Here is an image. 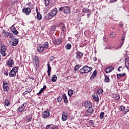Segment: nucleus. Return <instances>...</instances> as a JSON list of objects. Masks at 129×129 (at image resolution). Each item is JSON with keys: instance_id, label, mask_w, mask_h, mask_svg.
<instances>
[{"instance_id": "f257e3e1", "label": "nucleus", "mask_w": 129, "mask_h": 129, "mask_svg": "<svg viewBox=\"0 0 129 129\" xmlns=\"http://www.w3.org/2000/svg\"><path fill=\"white\" fill-rule=\"evenodd\" d=\"M92 71V67H89L87 66H84L82 69L80 70V73L82 74L84 73H89Z\"/></svg>"}, {"instance_id": "f03ea898", "label": "nucleus", "mask_w": 129, "mask_h": 129, "mask_svg": "<svg viewBox=\"0 0 129 129\" xmlns=\"http://www.w3.org/2000/svg\"><path fill=\"white\" fill-rule=\"evenodd\" d=\"M19 68H18V67L13 68L9 73L10 77H16V74H17Z\"/></svg>"}, {"instance_id": "7ed1b4c3", "label": "nucleus", "mask_w": 129, "mask_h": 129, "mask_svg": "<svg viewBox=\"0 0 129 129\" xmlns=\"http://www.w3.org/2000/svg\"><path fill=\"white\" fill-rule=\"evenodd\" d=\"M40 60H39V57L37 55H34L32 58V62L34 65L35 67H37L39 66V62Z\"/></svg>"}, {"instance_id": "20e7f679", "label": "nucleus", "mask_w": 129, "mask_h": 129, "mask_svg": "<svg viewBox=\"0 0 129 129\" xmlns=\"http://www.w3.org/2000/svg\"><path fill=\"white\" fill-rule=\"evenodd\" d=\"M59 12H63L64 14L67 15V14H69V12H70V8L68 7L64 6L63 7H60L59 9Z\"/></svg>"}, {"instance_id": "39448f33", "label": "nucleus", "mask_w": 129, "mask_h": 129, "mask_svg": "<svg viewBox=\"0 0 129 129\" xmlns=\"http://www.w3.org/2000/svg\"><path fill=\"white\" fill-rule=\"evenodd\" d=\"M7 47L5 45L1 46V54L3 55L4 57L7 56V53H6V51H7Z\"/></svg>"}, {"instance_id": "423d86ee", "label": "nucleus", "mask_w": 129, "mask_h": 129, "mask_svg": "<svg viewBox=\"0 0 129 129\" xmlns=\"http://www.w3.org/2000/svg\"><path fill=\"white\" fill-rule=\"evenodd\" d=\"M22 13L26 15V16H29L31 14V8H25L23 9Z\"/></svg>"}, {"instance_id": "0eeeda50", "label": "nucleus", "mask_w": 129, "mask_h": 129, "mask_svg": "<svg viewBox=\"0 0 129 129\" xmlns=\"http://www.w3.org/2000/svg\"><path fill=\"white\" fill-rule=\"evenodd\" d=\"M19 44V39L18 38L13 39L12 41L10 42L11 46H17Z\"/></svg>"}, {"instance_id": "6e6552de", "label": "nucleus", "mask_w": 129, "mask_h": 129, "mask_svg": "<svg viewBox=\"0 0 129 129\" xmlns=\"http://www.w3.org/2000/svg\"><path fill=\"white\" fill-rule=\"evenodd\" d=\"M7 64V66H8V67H14L13 65H14V64H15V61H14V59H13V58H10L8 60Z\"/></svg>"}, {"instance_id": "1a4fd4ad", "label": "nucleus", "mask_w": 129, "mask_h": 129, "mask_svg": "<svg viewBox=\"0 0 129 129\" xmlns=\"http://www.w3.org/2000/svg\"><path fill=\"white\" fill-rule=\"evenodd\" d=\"M3 89L4 91H8V90H9V89L10 88L8 82L6 81H3Z\"/></svg>"}, {"instance_id": "9d476101", "label": "nucleus", "mask_w": 129, "mask_h": 129, "mask_svg": "<svg viewBox=\"0 0 129 129\" xmlns=\"http://www.w3.org/2000/svg\"><path fill=\"white\" fill-rule=\"evenodd\" d=\"M83 105L85 107L87 108L92 107V104L90 101H85L83 103Z\"/></svg>"}, {"instance_id": "9b49d317", "label": "nucleus", "mask_w": 129, "mask_h": 129, "mask_svg": "<svg viewBox=\"0 0 129 129\" xmlns=\"http://www.w3.org/2000/svg\"><path fill=\"white\" fill-rule=\"evenodd\" d=\"M26 105L27 103H23L22 105L19 107V108L17 109V111L19 112H22V111H23V110L25 109V108L26 107Z\"/></svg>"}, {"instance_id": "f8f14e48", "label": "nucleus", "mask_w": 129, "mask_h": 129, "mask_svg": "<svg viewBox=\"0 0 129 129\" xmlns=\"http://www.w3.org/2000/svg\"><path fill=\"white\" fill-rule=\"evenodd\" d=\"M61 27H62V33H65V32H66V31H67V29H68V25L65 24L64 23H62L61 24Z\"/></svg>"}, {"instance_id": "ddd939ff", "label": "nucleus", "mask_w": 129, "mask_h": 129, "mask_svg": "<svg viewBox=\"0 0 129 129\" xmlns=\"http://www.w3.org/2000/svg\"><path fill=\"white\" fill-rule=\"evenodd\" d=\"M50 116V111H44L42 112V117L45 118L46 117H49Z\"/></svg>"}, {"instance_id": "4468645a", "label": "nucleus", "mask_w": 129, "mask_h": 129, "mask_svg": "<svg viewBox=\"0 0 129 129\" xmlns=\"http://www.w3.org/2000/svg\"><path fill=\"white\" fill-rule=\"evenodd\" d=\"M83 53L81 52V51H77L76 52V58L77 59H81L82 57H83Z\"/></svg>"}, {"instance_id": "2eb2a0df", "label": "nucleus", "mask_w": 129, "mask_h": 129, "mask_svg": "<svg viewBox=\"0 0 129 129\" xmlns=\"http://www.w3.org/2000/svg\"><path fill=\"white\" fill-rule=\"evenodd\" d=\"M67 118H68V116H67V113L63 112L61 117L62 120L63 121H66V120H67Z\"/></svg>"}, {"instance_id": "dca6fc26", "label": "nucleus", "mask_w": 129, "mask_h": 129, "mask_svg": "<svg viewBox=\"0 0 129 129\" xmlns=\"http://www.w3.org/2000/svg\"><path fill=\"white\" fill-rule=\"evenodd\" d=\"M125 38V34H123L121 38V40H122L121 43L120 44V45L118 47H117L116 49H119L121 48V46L123 45V43H124L123 41H124Z\"/></svg>"}, {"instance_id": "f3484780", "label": "nucleus", "mask_w": 129, "mask_h": 129, "mask_svg": "<svg viewBox=\"0 0 129 129\" xmlns=\"http://www.w3.org/2000/svg\"><path fill=\"white\" fill-rule=\"evenodd\" d=\"M114 70V67H109L108 68H106L105 70L106 73H110L113 70Z\"/></svg>"}, {"instance_id": "a211bd4d", "label": "nucleus", "mask_w": 129, "mask_h": 129, "mask_svg": "<svg viewBox=\"0 0 129 129\" xmlns=\"http://www.w3.org/2000/svg\"><path fill=\"white\" fill-rule=\"evenodd\" d=\"M37 50L39 52V53H41V52L44 51V50H45V48L44 47V46L42 45H39V46L37 47Z\"/></svg>"}, {"instance_id": "6ab92c4d", "label": "nucleus", "mask_w": 129, "mask_h": 129, "mask_svg": "<svg viewBox=\"0 0 129 129\" xmlns=\"http://www.w3.org/2000/svg\"><path fill=\"white\" fill-rule=\"evenodd\" d=\"M58 11V9L57 8L53 9L52 11L49 13L51 14L52 17H54L56 14H57V12Z\"/></svg>"}, {"instance_id": "aec40b11", "label": "nucleus", "mask_w": 129, "mask_h": 129, "mask_svg": "<svg viewBox=\"0 0 129 129\" xmlns=\"http://www.w3.org/2000/svg\"><path fill=\"white\" fill-rule=\"evenodd\" d=\"M36 10L37 13V18L38 20L40 21V20H42V15H41V14H40V13H39V11H38V8H36Z\"/></svg>"}, {"instance_id": "412c9836", "label": "nucleus", "mask_w": 129, "mask_h": 129, "mask_svg": "<svg viewBox=\"0 0 129 129\" xmlns=\"http://www.w3.org/2000/svg\"><path fill=\"white\" fill-rule=\"evenodd\" d=\"M97 75V71H94L93 74H92V76L90 78V79H91V80H93V79H95V77H96Z\"/></svg>"}, {"instance_id": "4be33fe9", "label": "nucleus", "mask_w": 129, "mask_h": 129, "mask_svg": "<svg viewBox=\"0 0 129 129\" xmlns=\"http://www.w3.org/2000/svg\"><path fill=\"white\" fill-rule=\"evenodd\" d=\"M10 30L12 31L14 35H18V30L14 26H12L10 28Z\"/></svg>"}, {"instance_id": "5701e85b", "label": "nucleus", "mask_w": 129, "mask_h": 129, "mask_svg": "<svg viewBox=\"0 0 129 129\" xmlns=\"http://www.w3.org/2000/svg\"><path fill=\"white\" fill-rule=\"evenodd\" d=\"M61 39L60 38H57L53 40V44L59 45V44H61Z\"/></svg>"}, {"instance_id": "b1692460", "label": "nucleus", "mask_w": 129, "mask_h": 129, "mask_svg": "<svg viewBox=\"0 0 129 129\" xmlns=\"http://www.w3.org/2000/svg\"><path fill=\"white\" fill-rule=\"evenodd\" d=\"M44 18L46 20H51V19H52L53 17H52V15H51L49 13L48 14H46Z\"/></svg>"}, {"instance_id": "393cba45", "label": "nucleus", "mask_w": 129, "mask_h": 129, "mask_svg": "<svg viewBox=\"0 0 129 129\" xmlns=\"http://www.w3.org/2000/svg\"><path fill=\"white\" fill-rule=\"evenodd\" d=\"M93 98L96 102L99 101V98H98V95L97 94H94L93 96Z\"/></svg>"}, {"instance_id": "a878e982", "label": "nucleus", "mask_w": 129, "mask_h": 129, "mask_svg": "<svg viewBox=\"0 0 129 129\" xmlns=\"http://www.w3.org/2000/svg\"><path fill=\"white\" fill-rule=\"evenodd\" d=\"M47 86L46 85H44L43 88H41L39 92L37 93V95H40V94H42L43 91L46 89Z\"/></svg>"}, {"instance_id": "bb28decb", "label": "nucleus", "mask_w": 129, "mask_h": 129, "mask_svg": "<svg viewBox=\"0 0 129 129\" xmlns=\"http://www.w3.org/2000/svg\"><path fill=\"white\" fill-rule=\"evenodd\" d=\"M126 74L125 73H123L122 74H117V78L118 79H119L120 78H121V77H123V76H125Z\"/></svg>"}, {"instance_id": "cd10ccee", "label": "nucleus", "mask_w": 129, "mask_h": 129, "mask_svg": "<svg viewBox=\"0 0 129 129\" xmlns=\"http://www.w3.org/2000/svg\"><path fill=\"white\" fill-rule=\"evenodd\" d=\"M62 99L64 100V103H67L68 102V99H67V96L66 94H62Z\"/></svg>"}, {"instance_id": "c85d7f7f", "label": "nucleus", "mask_w": 129, "mask_h": 129, "mask_svg": "<svg viewBox=\"0 0 129 129\" xmlns=\"http://www.w3.org/2000/svg\"><path fill=\"white\" fill-rule=\"evenodd\" d=\"M125 66L127 69H129V59H125Z\"/></svg>"}, {"instance_id": "c756f323", "label": "nucleus", "mask_w": 129, "mask_h": 129, "mask_svg": "<svg viewBox=\"0 0 129 129\" xmlns=\"http://www.w3.org/2000/svg\"><path fill=\"white\" fill-rule=\"evenodd\" d=\"M73 90L70 89L68 90V94L70 97H71L73 95Z\"/></svg>"}, {"instance_id": "7c9ffc66", "label": "nucleus", "mask_w": 129, "mask_h": 129, "mask_svg": "<svg viewBox=\"0 0 129 129\" xmlns=\"http://www.w3.org/2000/svg\"><path fill=\"white\" fill-rule=\"evenodd\" d=\"M89 108L87 110V113H90V114H91V113L93 112V108H92L91 107Z\"/></svg>"}, {"instance_id": "2f4dec72", "label": "nucleus", "mask_w": 129, "mask_h": 129, "mask_svg": "<svg viewBox=\"0 0 129 129\" xmlns=\"http://www.w3.org/2000/svg\"><path fill=\"white\" fill-rule=\"evenodd\" d=\"M110 80L109 79V77L108 76L105 75V79H104V82L106 83H107L108 82H110Z\"/></svg>"}, {"instance_id": "473e14b6", "label": "nucleus", "mask_w": 129, "mask_h": 129, "mask_svg": "<svg viewBox=\"0 0 129 129\" xmlns=\"http://www.w3.org/2000/svg\"><path fill=\"white\" fill-rule=\"evenodd\" d=\"M57 80V76L55 75H53V76L51 78V81L52 82H56Z\"/></svg>"}, {"instance_id": "72a5a7b5", "label": "nucleus", "mask_w": 129, "mask_h": 129, "mask_svg": "<svg viewBox=\"0 0 129 129\" xmlns=\"http://www.w3.org/2000/svg\"><path fill=\"white\" fill-rule=\"evenodd\" d=\"M113 97L115 99V100H119V99L120 98V97L119 96V95H114Z\"/></svg>"}, {"instance_id": "f704fd0d", "label": "nucleus", "mask_w": 129, "mask_h": 129, "mask_svg": "<svg viewBox=\"0 0 129 129\" xmlns=\"http://www.w3.org/2000/svg\"><path fill=\"white\" fill-rule=\"evenodd\" d=\"M9 37L11 38V39H14V38H15V36L14 35V34L11 32H9L8 34V38Z\"/></svg>"}, {"instance_id": "c9c22d12", "label": "nucleus", "mask_w": 129, "mask_h": 129, "mask_svg": "<svg viewBox=\"0 0 129 129\" xmlns=\"http://www.w3.org/2000/svg\"><path fill=\"white\" fill-rule=\"evenodd\" d=\"M71 47H72V46L70 43H68L67 45H66V48L67 49V50H70V49H71Z\"/></svg>"}, {"instance_id": "e433bc0d", "label": "nucleus", "mask_w": 129, "mask_h": 129, "mask_svg": "<svg viewBox=\"0 0 129 129\" xmlns=\"http://www.w3.org/2000/svg\"><path fill=\"white\" fill-rule=\"evenodd\" d=\"M42 46H43L44 49H47V48H48V47H49V43L46 42Z\"/></svg>"}, {"instance_id": "4c0bfd02", "label": "nucleus", "mask_w": 129, "mask_h": 129, "mask_svg": "<svg viewBox=\"0 0 129 129\" xmlns=\"http://www.w3.org/2000/svg\"><path fill=\"white\" fill-rule=\"evenodd\" d=\"M47 72H51V66H50V63L47 64Z\"/></svg>"}, {"instance_id": "58836bf2", "label": "nucleus", "mask_w": 129, "mask_h": 129, "mask_svg": "<svg viewBox=\"0 0 129 129\" xmlns=\"http://www.w3.org/2000/svg\"><path fill=\"white\" fill-rule=\"evenodd\" d=\"M129 112V107L127 106L126 109H125L124 111L123 112L124 114H126L127 112Z\"/></svg>"}, {"instance_id": "ea45409f", "label": "nucleus", "mask_w": 129, "mask_h": 129, "mask_svg": "<svg viewBox=\"0 0 129 129\" xmlns=\"http://www.w3.org/2000/svg\"><path fill=\"white\" fill-rule=\"evenodd\" d=\"M119 110H120V111H123V110H124V109H125V107L123 106H120L119 107Z\"/></svg>"}, {"instance_id": "a19ab883", "label": "nucleus", "mask_w": 129, "mask_h": 129, "mask_svg": "<svg viewBox=\"0 0 129 129\" xmlns=\"http://www.w3.org/2000/svg\"><path fill=\"white\" fill-rule=\"evenodd\" d=\"M9 32H7V31H4L3 34L5 36V37H7V38H8V36H9Z\"/></svg>"}, {"instance_id": "79ce46f5", "label": "nucleus", "mask_w": 129, "mask_h": 129, "mask_svg": "<svg viewBox=\"0 0 129 129\" xmlns=\"http://www.w3.org/2000/svg\"><path fill=\"white\" fill-rule=\"evenodd\" d=\"M50 2L49 0H44V4L45 5L46 7H47V6H49Z\"/></svg>"}, {"instance_id": "37998d69", "label": "nucleus", "mask_w": 129, "mask_h": 129, "mask_svg": "<svg viewBox=\"0 0 129 129\" xmlns=\"http://www.w3.org/2000/svg\"><path fill=\"white\" fill-rule=\"evenodd\" d=\"M90 12V10L89 9H87L86 8H85L83 10V13H89Z\"/></svg>"}, {"instance_id": "c03bdc74", "label": "nucleus", "mask_w": 129, "mask_h": 129, "mask_svg": "<svg viewBox=\"0 0 129 129\" xmlns=\"http://www.w3.org/2000/svg\"><path fill=\"white\" fill-rule=\"evenodd\" d=\"M80 68V67L79 64H77L75 67V68L74 69V71H77Z\"/></svg>"}, {"instance_id": "a18cd8bd", "label": "nucleus", "mask_w": 129, "mask_h": 129, "mask_svg": "<svg viewBox=\"0 0 129 129\" xmlns=\"http://www.w3.org/2000/svg\"><path fill=\"white\" fill-rule=\"evenodd\" d=\"M115 36V32H112L110 33V37L111 38H114Z\"/></svg>"}, {"instance_id": "49530a36", "label": "nucleus", "mask_w": 129, "mask_h": 129, "mask_svg": "<svg viewBox=\"0 0 129 129\" xmlns=\"http://www.w3.org/2000/svg\"><path fill=\"white\" fill-rule=\"evenodd\" d=\"M5 105H7V106H9V105L10 104V101L9 100H6L5 101Z\"/></svg>"}, {"instance_id": "de8ad7c7", "label": "nucleus", "mask_w": 129, "mask_h": 129, "mask_svg": "<svg viewBox=\"0 0 129 129\" xmlns=\"http://www.w3.org/2000/svg\"><path fill=\"white\" fill-rule=\"evenodd\" d=\"M4 75L8 76L9 75V70L5 71L4 72Z\"/></svg>"}, {"instance_id": "09e8293b", "label": "nucleus", "mask_w": 129, "mask_h": 129, "mask_svg": "<svg viewBox=\"0 0 129 129\" xmlns=\"http://www.w3.org/2000/svg\"><path fill=\"white\" fill-rule=\"evenodd\" d=\"M101 119L103 118L104 117V112H101L100 115Z\"/></svg>"}, {"instance_id": "8fccbe9b", "label": "nucleus", "mask_w": 129, "mask_h": 129, "mask_svg": "<svg viewBox=\"0 0 129 129\" xmlns=\"http://www.w3.org/2000/svg\"><path fill=\"white\" fill-rule=\"evenodd\" d=\"M57 101L58 102H61L62 101V97L59 96L57 99Z\"/></svg>"}, {"instance_id": "3c124183", "label": "nucleus", "mask_w": 129, "mask_h": 129, "mask_svg": "<svg viewBox=\"0 0 129 129\" xmlns=\"http://www.w3.org/2000/svg\"><path fill=\"white\" fill-rule=\"evenodd\" d=\"M103 93V90L102 89H99L98 91V94H102V93Z\"/></svg>"}, {"instance_id": "603ef678", "label": "nucleus", "mask_w": 129, "mask_h": 129, "mask_svg": "<svg viewBox=\"0 0 129 129\" xmlns=\"http://www.w3.org/2000/svg\"><path fill=\"white\" fill-rule=\"evenodd\" d=\"M54 59H55V57H54V56H51L49 58V61H50V62H52V61H53Z\"/></svg>"}, {"instance_id": "864d4df0", "label": "nucleus", "mask_w": 129, "mask_h": 129, "mask_svg": "<svg viewBox=\"0 0 129 129\" xmlns=\"http://www.w3.org/2000/svg\"><path fill=\"white\" fill-rule=\"evenodd\" d=\"M26 91H27L28 93H31V92H32V89L30 88H28L27 89V90H26Z\"/></svg>"}, {"instance_id": "5fc2aeb1", "label": "nucleus", "mask_w": 129, "mask_h": 129, "mask_svg": "<svg viewBox=\"0 0 129 129\" xmlns=\"http://www.w3.org/2000/svg\"><path fill=\"white\" fill-rule=\"evenodd\" d=\"M51 30H52V31H55L56 30V26H52Z\"/></svg>"}, {"instance_id": "6e6d98bb", "label": "nucleus", "mask_w": 129, "mask_h": 129, "mask_svg": "<svg viewBox=\"0 0 129 129\" xmlns=\"http://www.w3.org/2000/svg\"><path fill=\"white\" fill-rule=\"evenodd\" d=\"M31 119H32V117L29 116V117L27 118V121L28 122L31 121Z\"/></svg>"}, {"instance_id": "4d7b16f0", "label": "nucleus", "mask_w": 129, "mask_h": 129, "mask_svg": "<svg viewBox=\"0 0 129 129\" xmlns=\"http://www.w3.org/2000/svg\"><path fill=\"white\" fill-rule=\"evenodd\" d=\"M28 93H29L28 92V91H26L25 92H24V93H23V95H24V96L27 95V94H28Z\"/></svg>"}, {"instance_id": "13d9d810", "label": "nucleus", "mask_w": 129, "mask_h": 129, "mask_svg": "<svg viewBox=\"0 0 129 129\" xmlns=\"http://www.w3.org/2000/svg\"><path fill=\"white\" fill-rule=\"evenodd\" d=\"M90 124H91V125H93L94 123L92 120H90Z\"/></svg>"}, {"instance_id": "bf43d9fd", "label": "nucleus", "mask_w": 129, "mask_h": 129, "mask_svg": "<svg viewBox=\"0 0 129 129\" xmlns=\"http://www.w3.org/2000/svg\"><path fill=\"white\" fill-rule=\"evenodd\" d=\"M93 61H94V62H96V61H97V58H96L95 57H93Z\"/></svg>"}, {"instance_id": "052dcab7", "label": "nucleus", "mask_w": 129, "mask_h": 129, "mask_svg": "<svg viewBox=\"0 0 129 129\" xmlns=\"http://www.w3.org/2000/svg\"><path fill=\"white\" fill-rule=\"evenodd\" d=\"M117 0H110V2L112 3H115Z\"/></svg>"}, {"instance_id": "680f3d73", "label": "nucleus", "mask_w": 129, "mask_h": 129, "mask_svg": "<svg viewBox=\"0 0 129 129\" xmlns=\"http://www.w3.org/2000/svg\"><path fill=\"white\" fill-rule=\"evenodd\" d=\"M47 72V75L48 76H49V77H50V76H51V72Z\"/></svg>"}, {"instance_id": "e2e57ef3", "label": "nucleus", "mask_w": 129, "mask_h": 129, "mask_svg": "<svg viewBox=\"0 0 129 129\" xmlns=\"http://www.w3.org/2000/svg\"><path fill=\"white\" fill-rule=\"evenodd\" d=\"M50 126H51L50 125H46V129H49V128H50Z\"/></svg>"}, {"instance_id": "0e129e2a", "label": "nucleus", "mask_w": 129, "mask_h": 129, "mask_svg": "<svg viewBox=\"0 0 129 129\" xmlns=\"http://www.w3.org/2000/svg\"><path fill=\"white\" fill-rule=\"evenodd\" d=\"M121 68H122V67H119L118 68V71H119V72H120V69H121Z\"/></svg>"}, {"instance_id": "69168bd1", "label": "nucleus", "mask_w": 129, "mask_h": 129, "mask_svg": "<svg viewBox=\"0 0 129 129\" xmlns=\"http://www.w3.org/2000/svg\"><path fill=\"white\" fill-rule=\"evenodd\" d=\"M30 5H31V2H28L27 4V6H30Z\"/></svg>"}, {"instance_id": "338daca9", "label": "nucleus", "mask_w": 129, "mask_h": 129, "mask_svg": "<svg viewBox=\"0 0 129 129\" xmlns=\"http://www.w3.org/2000/svg\"><path fill=\"white\" fill-rule=\"evenodd\" d=\"M54 129H58V126H55L54 127H53Z\"/></svg>"}, {"instance_id": "774afa93", "label": "nucleus", "mask_w": 129, "mask_h": 129, "mask_svg": "<svg viewBox=\"0 0 129 129\" xmlns=\"http://www.w3.org/2000/svg\"><path fill=\"white\" fill-rule=\"evenodd\" d=\"M87 16H88V18H89V17H90V14H88Z\"/></svg>"}]
</instances>
